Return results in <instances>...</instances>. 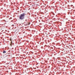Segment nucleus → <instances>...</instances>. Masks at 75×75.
<instances>
[{
    "instance_id": "obj_1",
    "label": "nucleus",
    "mask_w": 75,
    "mask_h": 75,
    "mask_svg": "<svg viewBox=\"0 0 75 75\" xmlns=\"http://www.w3.org/2000/svg\"><path fill=\"white\" fill-rule=\"evenodd\" d=\"M24 16H25V13H24L21 14L19 16V19L20 20H23L24 19Z\"/></svg>"
},
{
    "instance_id": "obj_2",
    "label": "nucleus",
    "mask_w": 75,
    "mask_h": 75,
    "mask_svg": "<svg viewBox=\"0 0 75 75\" xmlns=\"http://www.w3.org/2000/svg\"><path fill=\"white\" fill-rule=\"evenodd\" d=\"M6 51H5L4 50L3 53H6Z\"/></svg>"
},
{
    "instance_id": "obj_3",
    "label": "nucleus",
    "mask_w": 75,
    "mask_h": 75,
    "mask_svg": "<svg viewBox=\"0 0 75 75\" xmlns=\"http://www.w3.org/2000/svg\"><path fill=\"white\" fill-rule=\"evenodd\" d=\"M10 41H11V39H10Z\"/></svg>"
},
{
    "instance_id": "obj_4",
    "label": "nucleus",
    "mask_w": 75,
    "mask_h": 75,
    "mask_svg": "<svg viewBox=\"0 0 75 75\" xmlns=\"http://www.w3.org/2000/svg\"><path fill=\"white\" fill-rule=\"evenodd\" d=\"M12 42H11V44H12Z\"/></svg>"
}]
</instances>
